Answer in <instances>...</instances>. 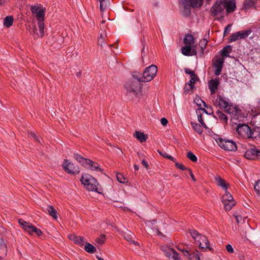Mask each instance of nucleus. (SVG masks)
Instances as JSON below:
<instances>
[{
	"mask_svg": "<svg viewBox=\"0 0 260 260\" xmlns=\"http://www.w3.org/2000/svg\"><path fill=\"white\" fill-rule=\"evenodd\" d=\"M216 102L220 109H224V111L230 115L231 121L233 123L237 124L235 120L243 121L246 118V116L242 110L239 109L236 105L230 103L226 98L218 95Z\"/></svg>",
	"mask_w": 260,
	"mask_h": 260,
	"instance_id": "1",
	"label": "nucleus"
},
{
	"mask_svg": "<svg viewBox=\"0 0 260 260\" xmlns=\"http://www.w3.org/2000/svg\"><path fill=\"white\" fill-rule=\"evenodd\" d=\"M217 184L224 190V194L222 196L221 201L224 206L226 210H230L236 204L231 194L228 191V188L230 184L225 182L219 176L215 178Z\"/></svg>",
	"mask_w": 260,
	"mask_h": 260,
	"instance_id": "2",
	"label": "nucleus"
},
{
	"mask_svg": "<svg viewBox=\"0 0 260 260\" xmlns=\"http://www.w3.org/2000/svg\"><path fill=\"white\" fill-rule=\"evenodd\" d=\"M157 72L156 66L152 64L147 67L143 74L134 72L133 77L142 82H147L151 81L156 76Z\"/></svg>",
	"mask_w": 260,
	"mask_h": 260,
	"instance_id": "3",
	"label": "nucleus"
},
{
	"mask_svg": "<svg viewBox=\"0 0 260 260\" xmlns=\"http://www.w3.org/2000/svg\"><path fill=\"white\" fill-rule=\"evenodd\" d=\"M189 233L196 242L199 244L201 249L203 251H205L207 249L209 250L211 249L209 242L205 236L200 234L198 231L194 230H190Z\"/></svg>",
	"mask_w": 260,
	"mask_h": 260,
	"instance_id": "4",
	"label": "nucleus"
},
{
	"mask_svg": "<svg viewBox=\"0 0 260 260\" xmlns=\"http://www.w3.org/2000/svg\"><path fill=\"white\" fill-rule=\"evenodd\" d=\"M81 181L88 190L99 192L98 190L99 184L97 180L91 175L88 174H83Z\"/></svg>",
	"mask_w": 260,
	"mask_h": 260,
	"instance_id": "5",
	"label": "nucleus"
},
{
	"mask_svg": "<svg viewBox=\"0 0 260 260\" xmlns=\"http://www.w3.org/2000/svg\"><path fill=\"white\" fill-rule=\"evenodd\" d=\"M141 81L139 80H129L125 84L124 87L127 93L137 95L142 89Z\"/></svg>",
	"mask_w": 260,
	"mask_h": 260,
	"instance_id": "6",
	"label": "nucleus"
},
{
	"mask_svg": "<svg viewBox=\"0 0 260 260\" xmlns=\"http://www.w3.org/2000/svg\"><path fill=\"white\" fill-rule=\"evenodd\" d=\"M179 3L184 8L186 15H188L190 13V7L192 8L201 7L203 0H179Z\"/></svg>",
	"mask_w": 260,
	"mask_h": 260,
	"instance_id": "7",
	"label": "nucleus"
},
{
	"mask_svg": "<svg viewBox=\"0 0 260 260\" xmlns=\"http://www.w3.org/2000/svg\"><path fill=\"white\" fill-rule=\"evenodd\" d=\"M235 122H237L239 120H235ZM240 121H239L240 122ZM236 131L238 134L239 136L242 138L247 139L252 138V132L249 126L245 124H238Z\"/></svg>",
	"mask_w": 260,
	"mask_h": 260,
	"instance_id": "8",
	"label": "nucleus"
},
{
	"mask_svg": "<svg viewBox=\"0 0 260 260\" xmlns=\"http://www.w3.org/2000/svg\"><path fill=\"white\" fill-rule=\"evenodd\" d=\"M217 142L218 145L225 150L234 151L237 149L236 144L233 141L219 138Z\"/></svg>",
	"mask_w": 260,
	"mask_h": 260,
	"instance_id": "9",
	"label": "nucleus"
},
{
	"mask_svg": "<svg viewBox=\"0 0 260 260\" xmlns=\"http://www.w3.org/2000/svg\"><path fill=\"white\" fill-rule=\"evenodd\" d=\"M62 166L63 170L69 174H77L80 172L79 168L68 159L63 160Z\"/></svg>",
	"mask_w": 260,
	"mask_h": 260,
	"instance_id": "10",
	"label": "nucleus"
},
{
	"mask_svg": "<svg viewBox=\"0 0 260 260\" xmlns=\"http://www.w3.org/2000/svg\"><path fill=\"white\" fill-rule=\"evenodd\" d=\"M225 8L224 0L218 1L211 7V13L213 16L215 17L222 12Z\"/></svg>",
	"mask_w": 260,
	"mask_h": 260,
	"instance_id": "11",
	"label": "nucleus"
},
{
	"mask_svg": "<svg viewBox=\"0 0 260 260\" xmlns=\"http://www.w3.org/2000/svg\"><path fill=\"white\" fill-rule=\"evenodd\" d=\"M39 30H37L35 26H29V31L30 35L34 36V37H42L44 35V21L38 22Z\"/></svg>",
	"mask_w": 260,
	"mask_h": 260,
	"instance_id": "12",
	"label": "nucleus"
},
{
	"mask_svg": "<svg viewBox=\"0 0 260 260\" xmlns=\"http://www.w3.org/2000/svg\"><path fill=\"white\" fill-rule=\"evenodd\" d=\"M161 250L169 260H181L177 252L173 248L168 246H162Z\"/></svg>",
	"mask_w": 260,
	"mask_h": 260,
	"instance_id": "13",
	"label": "nucleus"
},
{
	"mask_svg": "<svg viewBox=\"0 0 260 260\" xmlns=\"http://www.w3.org/2000/svg\"><path fill=\"white\" fill-rule=\"evenodd\" d=\"M224 61V59L221 57H218L213 60L214 73L216 76H218L221 74Z\"/></svg>",
	"mask_w": 260,
	"mask_h": 260,
	"instance_id": "14",
	"label": "nucleus"
},
{
	"mask_svg": "<svg viewBox=\"0 0 260 260\" xmlns=\"http://www.w3.org/2000/svg\"><path fill=\"white\" fill-rule=\"evenodd\" d=\"M31 11L33 14H36L38 22L40 21H44L45 10L42 7L35 5L31 6Z\"/></svg>",
	"mask_w": 260,
	"mask_h": 260,
	"instance_id": "15",
	"label": "nucleus"
},
{
	"mask_svg": "<svg viewBox=\"0 0 260 260\" xmlns=\"http://www.w3.org/2000/svg\"><path fill=\"white\" fill-rule=\"evenodd\" d=\"M244 156L249 159H255L260 156V151L255 149H250L245 152Z\"/></svg>",
	"mask_w": 260,
	"mask_h": 260,
	"instance_id": "16",
	"label": "nucleus"
},
{
	"mask_svg": "<svg viewBox=\"0 0 260 260\" xmlns=\"http://www.w3.org/2000/svg\"><path fill=\"white\" fill-rule=\"evenodd\" d=\"M182 53L185 56L196 55L197 53V48L190 46L185 45L181 49Z\"/></svg>",
	"mask_w": 260,
	"mask_h": 260,
	"instance_id": "17",
	"label": "nucleus"
},
{
	"mask_svg": "<svg viewBox=\"0 0 260 260\" xmlns=\"http://www.w3.org/2000/svg\"><path fill=\"white\" fill-rule=\"evenodd\" d=\"M84 167L92 171L102 172L103 170L99 167V165L95 162L87 159Z\"/></svg>",
	"mask_w": 260,
	"mask_h": 260,
	"instance_id": "18",
	"label": "nucleus"
},
{
	"mask_svg": "<svg viewBox=\"0 0 260 260\" xmlns=\"http://www.w3.org/2000/svg\"><path fill=\"white\" fill-rule=\"evenodd\" d=\"M219 84V80L217 78L212 79L209 81L208 87L211 94H214Z\"/></svg>",
	"mask_w": 260,
	"mask_h": 260,
	"instance_id": "19",
	"label": "nucleus"
},
{
	"mask_svg": "<svg viewBox=\"0 0 260 260\" xmlns=\"http://www.w3.org/2000/svg\"><path fill=\"white\" fill-rule=\"evenodd\" d=\"M183 43L186 46H190L191 47H196V45H194V39L193 36L190 34L186 35L184 39Z\"/></svg>",
	"mask_w": 260,
	"mask_h": 260,
	"instance_id": "20",
	"label": "nucleus"
},
{
	"mask_svg": "<svg viewBox=\"0 0 260 260\" xmlns=\"http://www.w3.org/2000/svg\"><path fill=\"white\" fill-rule=\"evenodd\" d=\"M68 238L70 240L73 241L75 244L80 246H83L85 243L84 238L80 236H77L75 235H69Z\"/></svg>",
	"mask_w": 260,
	"mask_h": 260,
	"instance_id": "21",
	"label": "nucleus"
},
{
	"mask_svg": "<svg viewBox=\"0 0 260 260\" xmlns=\"http://www.w3.org/2000/svg\"><path fill=\"white\" fill-rule=\"evenodd\" d=\"M228 13L233 12L236 8V3L234 0H230L224 3Z\"/></svg>",
	"mask_w": 260,
	"mask_h": 260,
	"instance_id": "22",
	"label": "nucleus"
},
{
	"mask_svg": "<svg viewBox=\"0 0 260 260\" xmlns=\"http://www.w3.org/2000/svg\"><path fill=\"white\" fill-rule=\"evenodd\" d=\"M134 136L141 143L145 142L148 138L147 135L140 131H136Z\"/></svg>",
	"mask_w": 260,
	"mask_h": 260,
	"instance_id": "23",
	"label": "nucleus"
},
{
	"mask_svg": "<svg viewBox=\"0 0 260 260\" xmlns=\"http://www.w3.org/2000/svg\"><path fill=\"white\" fill-rule=\"evenodd\" d=\"M46 210L48 212V214L52 218L55 219L57 218V211L52 206H47Z\"/></svg>",
	"mask_w": 260,
	"mask_h": 260,
	"instance_id": "24",
	"label": "nucleus"
},
{
	"mask_svg": "<svg viewBox=\"0 0 260 260\" xmlns=\"http://www.w3.org/2000/svg\"><path fill=\"white\" fill-rule=\"evenodd\" d=\"M186 253H184V255L187 257L190 260H200V256L199 254L198 253V251H197V253H191L190 251H185Z\"/></svg>",
	"mask_w": 260,
	"mask_h": 260,
	"instance_id": "25",
	"label": "nucleus"
},
{
	"mask_svg": "<svg viewBox=\"0 0 260 260\" xmlns=\"http://www.w3.org/2000/svg\"><path fill=\"white\" fill-rule=\"evenodd\" d=\"M18 222L22 228L27 232H28L29 230H30L32 225L31 223L27 222L22 219H19L18 220Z\"/></svg>",
	"mask_w": 260,
	"mask_h": 260,
	"instance_id": "26",
	"label": "nucleus"
},
{
	"mask_svg": "<svg viewBox=\"0 0 260 260\" xmlns=\"http://www.w3.org/2000/svg\"><path fill=\"white\" fill-rule=\"evenodd\" d=\"M216 116L219 120H222L225 123H227L228 117L221 111L217 110L216 112Z\"/></svg>",
	"mask_w": 260,
	"mask_h": 260,
	"instance_id": "27",
	"label": "nucleus"
},
{
	"mask_svg": "<svg viewBox=\"0 0 260 260\" xmlns=\"http://www.w3.org/2000/svg\"><path fill=\"white\" fill-rule=\"evenodd\" d=\"M28 233L30 235H32L34 233H35L38 236H41L42 234V231L39 229L37 228L32 224L31 225L30 230H29Z\"/></svg>",
	"mask_w": 260,
	"mask_h": 260,
	"instance_id": "28",
	"label": "nucleus"
},
{
	"mask_svg": "<svg viewBox=\"0 0 260 260\" xmlns=\"http://www.w3.org/2000/svg\"><path fill=\"white\" fill-rule=\"evenodd\" d=\"M251 30L239 31L237 32L239 39H242L247 38L251 33Z\"/></svg>",
	"mask_w": 260,
	"mask_h": 260,
	"instance_id": "29",
	"label": "nucleus"
},
{
	"mask_svg": "<svg viewBox=\"0 0 260 260\" xmlns=\"http://www.w3.org/2000/svg\"><path fill=\"white\" fill-rule=\"evenodd\" d=\"M13 18L12 16H7L4 20V25L7 27H9L13 24Z\"/></svg>",
	"mask_w": 260,
	"mask_h": 260,
	"instance_id": "30",
	"label": "nucleus"
},
{
	"mask_svg": "<svg viewBox=\"0 0 260 260\" xmlns=\"http://www.w3.org/2000/svg\"><path fill=\"white\" fill-rule=\"evenodd\" d=\"M232 48L231 46H226L221 50V54L222 56L228 57L229 53L232 51Z\"/></svg>",
	"mask_w": 260,
	"mask_h": 260,
	"instance_id": "31",
	"label": "nucleus"
},
{
	"mask_svg": "<svg viewBox=\"0 0 260 260\" xmlns=\"http://www.w3.org/2000/svg\"><path fill=\"white\" fill-rule=\"evenodd\" d=\"M84 248L85 251L88 253H93L96 251L95 247L89 243H85Z\"/></svg>",
	"mask_w": 260,
	"mask_h": 260,
	"instance_id": "32",
	"label": "nucleus"
},
{
	"mask_svg": "<svg viewBox=\"0 0 260 260\" xmlns=\"http://www.w3.org/2000/svg\"><path fill=\"white\" fill-rule=\"evenodd\" d=\"M74 158L79 163H80L83 166H84L87 158H85L83 157L81 155L78 154H74Z\"/></svg>",
	"mask_w": 260,
	"mask_h": 260,
	"instance_id": "33",
	"label": "nucleus"
},
{
	"mask_svg": "<svg viewBox=\"0 0 260 260\" xmlns=\"http://www.w3.org/2000/svg\"><path fill=\"white\" fill-rule=\"evenodd\" d=\"M192 128L199 134H201L203 132V128L200 124L191 122Z\"/></svg>",
	"mask_w": 260,
	"mask_h": 260,
	"instance_id": "34",
	"label": "nucleus"
},
{
	"mask_svg": "<svg viewBox=\"0 0 260 260\" xmlns=\"http://www.w3.org/2000/svg\"><path fill=\"white\" fill-rule=\"evenodd\" d=\"M117 179L118 181L121 183H126L127 182V179L123 176L122 174L119 173L117 174Z\"/></svg>",
	"mask_w": 260,
	"mask_h": 260,
	"instance_id": "35",
	"label": "nucleus"
},
{
	"mask_svg": "<svg viewBox=\"0 0 260 260\" xmlns=\"http://www.w3.org/2000/svg\"><path fill=\"white\" fill-rule=\"evenodd\" d=\"M159 154L161 155H162L163 157L167 158L168 159H169L171 160L173 162H175V159L172 156L170 155L168 153H167L166 152H162L159 150L157 151Z\"/></svg>",
	"mask_w": 260,
	"mask_h": 260,
	"instance_id": "36",
	"label": "nucleus"
},
{
	"mask_svg": "<svg viewBox=\"0 0 260 260\" xmlns=\"http://www.w3.org/2000/svg\"><path fill=\"white\" fill-rule=\"evenodd\" d=\"M207 43H208V41H207V39H203L199 43V45L200 47L201 48V50L202 54L203 53V51H204V49L206 48Z\"/></svg>",
	"mask_w": 260,
	"mask_h": 260,
	"instance_id": "37",
	"label": "nucleus"
},
{
	"mask_svg": "<svg viewBox=\"0 0 260 260\" xmlns=\"http://www.w3.org/2000/svg\"><path fill=\"white\" fill-rule=\"evenodd\" d=\"M254 190L257 195L260 197V180H257L254 186Z\"/></svg>",
	"mask_w": 260,
	"mask_h": 260,
	"instance_id": "38",
	"label": "nucleus"
},
{
	"mask_svg": "<svg viewBox=\"0 0 260 260\" xmlns=\"http://www.w3.org/2000/svg\"><path fill=\"white\" fill-rule=\"evenodd\" d=\"M101 11H104L107 6L108 0H99Z\"/></svg>",
	"mask_w": 260,
	"mask_h": 260,
	"instance_id": "39",
	"label": "nucleus"
},
{
	"mask_svg": "<svg viewBox=\"0 0 260 260\" xmlns=\"http://www.w3.org/2000/svg\"><path fill=\"white\" fill-rule=\"evenodd\" d=\"M187 157L190 160H191L193 162H196L197 161V158L196 156L191 152H188L187 153Z\"/></svg>",
	"mask_w": 260,
	"mask_h": 260,
	"instance_id": "40",
	"label": "nucleus"
},
{
	"mask_svg": "<svg viewBox=\"0 0 260 260\" xmlns=\"http://www.w3.org/2000/svg\"><path fill=\"white\" fill-rule=\"evenodd\" d=\"M155 220H152V221H148L146 223V225L151 228L153 230H155L158 233V234L159 235H161V233L158 231V230L156 228H154L153 229V227H152V225L155 223Z\"/></svg>",
	"mask_w": 260,
	"mask_h": 260,
	"instance_id": "41",
	"label": "nucleus"
},
{
	"mask_svg": "<svg viewBox=\"0 0 260 260\" xmlns=\"http://www.w3.org/2000/svg\"><path fill=\"white\" fill-rule=\"evenodd\" d=\"M239 40L237 32L232 34L229 38V42H235Z\"/></svg>",
	"mask_w": 260,
	"mask_h": 260,
	"instance_id": "42",
	"label": "nucleus"
},
{
	"mask_svg": "<svg viewBox=\"0 0 260 260\" xmlns=\"http://www.w3.org/2000/svg\"><path fill=\"white\" fill-rule=\"evenodd\" d=\"M124 237L126 240H127L128 241H129L130 242H132L134 244L138 245V243L137 242H135L134 240H132L131 235H129L128 234H125L124 235Z\"/></svg>",
	"mask_w": 260,
	"mask_h": 260,
	"instance_id": "43",
	"label": "nucleus"
},
{
	"mask_svg": "<svg viewBox=\"0 0 260 260\" xmlns=\"http://www.w3.org/2000/svg\"><path fill=\"white\" fill-rule=\"evenodd\" d=\"M235 218L236 219L238 223H242L245 222V218H243L241 215H235Z\"/></svg>",
	"mask_w": 260,
	"mask_h": 260,
	"instance_id": "44",
	"label": "nucleus"
},
{
	"mask_svg": "<svg viewBox=\"0 0 260 260\" xmlns=\"http://www.w3.org/2000/svg\"><path fill=\"white\" fill-rule=\"evenodd\" d=\"M174 162L175 163L176 167L179 169H180L181 170H187L188 169L185 167L182 164L179 163L177 162L176 160L175 162Z\"/></svg>",
	"mask_w": 260,
	"mask_h": 260,
	"instance_id": "45",
	"label": "nucleus"
},
{
	"mask_svg": "<svg viewBox=\"0 0 260 260\" xmlns=\"http://www.w3.org/2000/svg\"><path fill=\"white\" fill-rule=\"evenodd\" d=\"M193 87L194 85H191L188 83L186 84L184 88V92H189L193 89Z\"/></svg>",
	"mask_w": 260,
	"mask_h": 260,
	"instance_id": "46",
	"label": "nucleus"
},
{
	"mask_svg": "<svg viewBox=\"0 0 260 260\" xmlns=\"http://www.w3.org/2000/svg\"><path fill=\"white\" fill-rule=\"evenodd\" d=\"M105 240V236L103 235L96 239V242L99 245L103 244Z\"/></svg>",
	"mask_w": 260,
	"mask_h": 260,
	"instance_id": "47",
	"label": "nucleus"
},
{
	"mask_svg": "<svg viewBox=\"0 0 260 260\" xmlns=\"http://www.w3.org/2000/svg\"><path fill=\"white\" fill-rule=\"evenodd\" d=\"M185 72L187 74H189L190 75V77H192L193 78H195L196 77V76H197L196 74H195V72L193 71H191L190 69H185Z\"/></svg>",
	"mask_w": 260,
	"mask_h": 260,
	"instance_id": "48",
	"label": "nucleus"
},
{
	"mask_svg": "<svg viewBox=\"0 0 260 260\" xmlns=\"http://www.w3.org/2000/svg\"><path fill=\"white\" fill-rule=\"evenodd\" d=\"M253 5V2L251 0H245L244 3V6L245 8H248Z\"/></svg>",
	"mask_w": 260,
	"mask_h": 260,
	"instance_id": "49",
	"label": "nucleus"
},
{
	"mask_svg": "<svg viewBox=\"0 0 260 260\" xmlns=\"http://www.w3.org/2000/svg\"><path fill=\"white\" fill-rule=\"evenodd\" d=\"M198 80H199V77H198V76H196L195 78H193V76L191 77L188 83L191 85H194V84L195 83V82L197 81H198Z\"/></svg>",
	"mask_w": 260,
	"mask_h": 260,
	"instance_id": "50",
	"label": "nucleus"
},
{
	"mask_svg": "<svg viewBox=\"0 0 260 260\" xmlns=\"http://www.w3.org/2000/svg\"><path fill=\"white\" fill-rule=\"evenodd\" d=\"M231 26L232 24H229L225 27L224 30V36H226L231 31Z\"/></svg>",
	"mask_w": 260,
	"mask_h": 260,
	"instance_id": "51",
	"label": "nucleus"
},
{
	"mask_svg": "<svg viewBox=\"0 0 260 260\" xmlns=\"http://www.w3.org/2000/svg\"><path fill=\"white\" fill-rule=\"evenodd\" d=\"M198 121L205 128H207L206 124L204 122L202 116L201 115H199L198 116Z\"/></svg>",
	"mask_w": 260,
	"mask_h": 260,
	"instance_id": "52",
	"label": "nucleus"
},
{
	"mask_svg": "<svg viewBox=\"0 0 260 260\" xmlns=\"http://www.w3.org/2000/svg\"><path fill=\"white\" fill-rule=\"evenodd\" d=\"M196 101L197 102V104L198 106H199L200 107H201L202 106V104L201 103H203V105L204 106H206V103L205 102H204V101H203L202 100H201L200 98H197L196 99Z\"/></svg>",
	"mask_w": 260,
	"mask_h": 260,
	"instance_id": "53",
	"label": "nucleus"
},
{
	"mask_svg": "<svg viewBox=\"0 0 260 260\" xmlns=\"http://www.w3.org/2000/svg\"><path fill=\"white\" fill-rule=\"evenodd\" d=\"M29 136L32 138H34L36 141H38L39 143H40V140L37 137L36 135L33 133H30L29 134Z\"/></svg>",
	"mask_w": 260,
	"mask_h": 260,
	"instance_id": "54",
	"label": "nucleus"
},
{
	"mask_svg": "<svg viewBox=\"0 0 260 260\" xmlns=\"http://www.w3.org/2000/svg\"><path fill=\"white\" fill-rule=\"evenodd\" d=\"M226 249L229 253H233L234 252V249L230 244L226 245Z\"/></svg>",
	"mask_w": 260,
	"mask_h": 260,
	"instance_id": "55",
	"label": "nucleus"
},
{
	"mask_svg": "<svg viewBox=\"0 0 260 260\" xmlns=\"http://www.w3.org/2000/svg\"><path fill=\"white\" fill-rule=\"evenodd\" d=\"M187 171H188V172H189V175L190 176V177H191V179H192V180H193V181H196V178H195V177H194V175H193V173H192V171H191V170H190V169H189V168H188V169L187 170Z\"/></svg>",
	"mask_w": 260,
	"mask_h": 260,
	"instance_id": "56",
	"label": "nucleus"
},
{
	"mask_svg": "<svg viewBox=\"0 0 260 260\" xmlns=\"http://www.w3.org/2000/svg\"><path fill=\"white\" fill-rule=\"evenodd\" d=\"M160 122L162 125L165 126L168 123V120L165 118H162L160 120Z\"/></svg>",
	"mask_w": 260,
	"mask_h": 260,
	"instance_id": "57",
	"label": "nucleus"
},
{
	"mask_svg": "<svg viewBox=\"0 0 260 260\" xmlns=\"http://www.w3.org/2000/svg\"><path fill=\"white\" fill-rule=\"evenodd\" d=\"M98 43L101 46H102L103 45L105 44V41L104 38H99L98 39Z\"/></svg>",
	"mask_w": 260,
	"mask_h": 260,
	"instance_id": "58",
	"label": "nucleus"
},
{
	"mask_svg": "<svg viewBox=\"0 0 260 260\" xmlns=\"http://www.w3.org/2000/svg\"><path fill=\"white\" fill-rule=\"evenodd\" d=\"M142 164L145 167V168H146V169H147L148 168V164L145 160L143 159L142 161Z\"/></svg>",
	"mask_w": 260,
	"mask_h": 260,
	"instance_id": "59",
	"label": "nucleus"
},
{
	"mask_svg": "<svg viewBox=\"0 0 260 260\" xmlns=\"http://www.w3.org/2000/svg\"><path fill=\"white\" fill-rule=\"evenodd\" d=\"M177 248H178V250H180V251H182V252L184 253H184H186L185 251H187V250H185L184 248H183V249H182L181 248H180V246H178L177 247Z\"/></svg>",
	"mask_w": 260,
	"mask_h": 260,
	"instance_id": "60",
	"label": "nucleus"
},
{
	"mask_svg": "<svg viewBox=\"0 0 260 260\" xmlns=\"http://www.w3.org/2000/svg\"><path fill=\"white\" fill-rule=\"evenodd\" d=\"M7 0H0V5H2L6 2Z\"/></svg>",
	"mask_w": 260,
	"mask_h": 260,
	"instance_id": "61",
	"label": "nucleus"
},
{
	"mask_svg": "<svg viewBox=\"0 0 260 260\" xmlns=\"http://www.w3.org/2000/svg\"><path fill=\"white\" fill-rule=\"evenodd\" d=\"M134 168L135 170H138L139 169V166L135 165H134Z\"/></svg>",
	"mask_w": 260,
	"mask_h": 260,
	"instance_id": "62",
	"label": "nucleus"
},
{
	"mask_svg": "<svg viewBox=\"0 0 260 260\" xmlns=\"http://www.w3.org/2000/svg\"><path fill=\"white\" fill-rule=\"evenodd\" d=\"M97 258L98 259V260H104L103 258L99 256H97Z\"/></svg>",
	"mask_w": 260,
	"mask_h": 260,
	"instance_id": "63",
	"label": "nucleus"
},
{
	"mask_svg": "<svg viewBox=\"0 0 260 260\" xmlns=\"http://www.w3.org/2000/svg\"><path fill=\"white\" fill-rule=\"evenodd\" d=\"M100 38H104V35L102 34H101Z\"/></svg>",
	"mask_w": 260,
	"mask_h": 260,
	"instance_id": "64",
	"label": "nucleus"
}]
</instances>
